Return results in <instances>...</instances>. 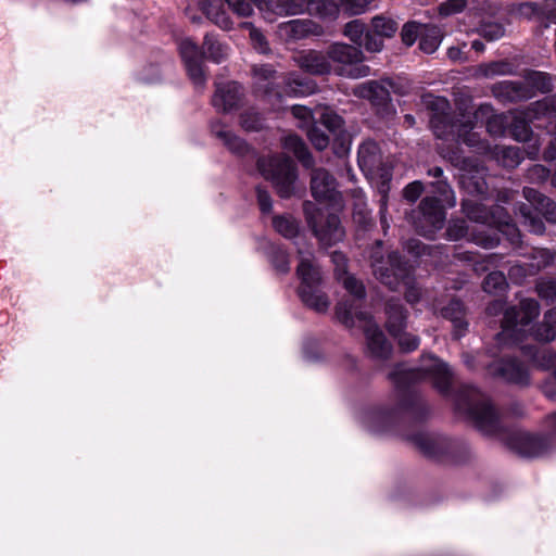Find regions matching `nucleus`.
<instances>
[{
    "label": "nucleus",
    "mask_w": 556,
    "mask_h": 556,
    "mask_svg": "<svg viewBox=\"0 0 556 556\" xmlns=\"http://www.w3.org/2000/svg\"><path fill=\"white\" fill-rule=\"evenodd\" d=\"M457 410L467 415L484 434L497 438L525 457H539L555 445L554 435L506 429L489 397L471 386H464L455 400Z\"/></svg>",
    "instance_id": "nucleus-1"
},
{
    "label": "nucleus",
    "mask_w": 556,
    "mask_h": 556,
    "mask_svg": "<svg viewBox=\"0 0 556 556\" xmlns=\"http://www.w3.org/2000/svg\"><path fill=\"white\" fill-rule=\"evenodd\" d=\"M429 377L434 388L442 394L448 392L453 375L447 364L432 354H424L418 368H406L397 365L389 378L400 393V399L393 407H380L372 412L371 422L376 430H386L404 413L409 410L418 401L416 393L409 390L410 384Z\"/></svg>",
    "instance_id": "nucleus-2"
},
{
    "label": "nucleus",
    "mask_w": 556,
    "mask_h": 556,
    "mask_svg": "<svg viewBox=\"0 0 556 556\" xmlns=\"http://www.w3.org/2000/svg\"><path fill=\"white\" fill-rule=\"evenodd\" d=\"M425 103L432 111L430 126L438 138L456 137L468 147H480L481 141L477 132L472 131L475 124L469 115L452 117L446 111L448 102L442 97L427 96Z\"/></svg>",
    "instance_id": "nucleus-3"
},
{
    "label": "nucleus",
    "mask_w": 556,
    "mask_h": 556,
    "mask_svg": "<svg viewBox=\"0 0 556 556\" xmlns=\"http://www.w3.org/2000/svg\"><path fill=\"white\" fill-rule=\"evenodd\" d=\"M253 74L256 87L268 96L274 94L278 98L285 94L303 97L312 94L317 90V85L314 80L300 78L294 73L278 76L270 65L254 66Z\"/></svg>",
    "instance_id": "nucleus-4"
},
{
    "label": "nucleus",
    "mask_w": 556,
    "mask_h": 556,
    "mask_svg": "<svg viewBox=\"0 0 556 556\" xmlns=\"http://www.w3.org/2000/svg\"><path fill=\"white\" fill-rule=\"evenodd\" d=\"M338 319L348 327H353L355 320L362 324L367 340L369 353L380 359H387L391 355L392 345L386 339L378 325L372 321L369 314L362 312L353 303L341 302L336 306Z\"/></svg>",
    "instance_id": "nucleus-5"
},
{
    "label": "nucleus",
    "mask_w": 556,
    "mask_h": 556,
    "mask_svg": "<svg viewBox=\"0 0 556 556\" xmlns=\"http://www.w3.org/2000/svg\"><path fill=\"white\" fill-rule=\"evenodd\" d=\"M540 314V305L533 299H523L519 306L505 309L502 331L496 336L500 344H517L526 337V328Z\"/></svg>",
    "instance_id": "nucleus-6"
},
{
    "label": "nucleus",
    "mask_w": 556,
    "mask_h": 556,
    "mask_svg": "<svg viewBox=\"0 0 556 556\" xmlns=\"http://www.w3.org/2000/svg\"><path fill=\"white\" fill-rule=\"evenodd\" d=\"M257 168L273 184L279 197L290 198L294 193L298 175L291 159L285 155L263 156L257 161Z\"/></svg>",
    "instance_id": "nucleus-7"
},
{
    "label": "nucleus",
    "mask_w": 556,
    "mask_h": 556,
    "mask_svg": "<svg viewBox=\"0 0 556 556\" xmlns=\"http://www.w3.org/2000/svg\"><path fill=\"white\" fill-rule=\"evenodd\" d=\"M410 441L427 457L439 459L447 457L460 463L470 453L467 444L435 433L418 432L410 437Z\"/></svg>",
    "instance_id": "nucleus-8"
},
{
    "label": "nucleus",
    "mask_w": 556,
    "mask_h": 556,
    "mask_svg": "<svg viewBox=\"0 0 556 556\" xmlns=\"http://www.w3.org/2000/svg\"><path fill=\"white\" fill-rule=\"evenodd\" d=\"M371 267L375 277L390 290H396L401 283L407 285L412 273L410 266L402 261L397 252H392L386 257L371 255Z\"/></svg>",
    "instance_id": "nucleus-9"
},
{
    "label": "nucleus",
    "mask_w": 556,
    "mask_h": 556,
    "mask_svg": "<svg viewBox=\"0 0 556 556\" xmlns=\"http://www.w3.org/2000/svg\"><path fill=\"white\" fill-rule=\"evenodd\" d=\"M329 60L337 64L336 74L348 78H362L370 74V67L362 64L364 54L358 47L333 43L328 50Z\"/></svg>",
    "instance_id": "nucleus-10"
},
{
    "label": "nucleus",
    "mask_w": 556,
    "mask_h": 556,
    "mask_svg": "<svg viewBox=\"0 0 556 556\" xmlns=\"http://www.w3.org/2000/svg\"><path fill=\"white\" fill-rule=\"evenodd\" d=\"M415 230L427 238L443 228L445 212L437 198L427 197L420 202L418 210L409 216Z\"/></svg>",
    "instance_id": "nucleus-11"
},
{
    "label": "nucleus",
    "mask_w": 556,
    "mask_h": 556,
    "mask_svg": "<svg viewBox=\"0 0 556 556\" xmlns=\"http://www.w3.org/2000/svg\"><path fill=\"white\" fill-rule=\"evenodd\" d=\"M390 90L396 92L394 83L389 79H382L380 81L369 80L357 85L354 88V94L370 101L378 114L388 117L395 113V109L391 103Z\"/></svg>",
    "instance_id": "nucleus-12"
},
{
    "label": "nucleus",
    "mask_w": 556,
    "mask_h": 556,
    "mask_svg": "<svg viewBox=\"0 0 556 556\" xmlns=\"http://www.w3.org/2000/svg\"><path fill=\"white\" fill-rule=\"evenodd\" d=\"M464 211L470 220L482 225H494L509 238L513 244H519L520 233L517 227L508 222L496 219L495 215L502 212L500 206L491 212L483 204L465 202Z\"/></svg>",
    "instance_id": "nucleus-13"
},
{
    "label": "nucleus",
    "mask_w": 556,
    "mask_h": 556,
    "mask_svg": "<svg viewBox=\"0 0 556 556\" xmlns=\"http://www.w3.org/2000/svg\"><path fill=\"white\" fill-rule=\"evenodd\" d=\"M311 193L318 202L340 205L341 197L336 178L325 168L315 167L311 172Z\"/></svg>",
    "instance_id": "nucleus-14"
},
{
    "label": "nucleus",
    "mask_w": 556,
    "mask_h": 556,
    "mask_svg": "<svg viewBox=\"0 0 556 556\" xmlns=\"http://www.w3.org/2000/svg\"><path fill=\"white\" fill-rule=\"evenodd\" d=\"M511 12L519 17L534 20L544 27L556 24V0L518 3L513 7Z\"/></svg>",
    "instance_id": "nucleus-15"
},
{
    "label": "nucleus",
    "mask_w": 556,
    "mask_h": 556,
    "mask_svg": "<svg viewBox=\"0 0 556 556\" xmlns=\"http://www.w3.org/2000/svg\"><path fill=\"white\" fill-rule=\"evenodd\" d=\"M180 55L185 62L190 79L197 87H204L206 78L202 66L203 52L190 39H185L179 45Z\"/></svg>",
    "instance_id": "nucleus-16"
},
{
    "label": "nucleus",
    "mask_w": 556,
    "mask_h": 556,
    "mask_svg": "<svg viewBox=\"0 0 556 556\" xmlns=\"http://www.w3.org/2000/svg\"><path fill=\"white\" fill-rule=\"evenodd\" d=\"M489 372L492 376L501 377L505 381L527 386L529 383V374L527 368L514 358H505L494 362L489 366Z\"/></svg>",
    "instance_id": "nucleus-17"
},
{
    "label": "nucleus",
    "mask_w": 556,
    "mask_h": 556,
    "mask_svg": "<svg viewBox=\"0 0 556 556\" xmlns=\"http://www.w3.org/2000/svg\"><path fill=\"white\" fill-rule=\"evenodd\" d=\"M315 236L324 244L331 245L343 239L344 230L336 214H328L325 220L318 222L315 217L308 218Z\"/></svg>",
    "instance_id": "nucleus-18"
},
{
    "label": "nucleus",
    "mask_w": 556,
    "mask_h": 556,
    "mask_svg": "<svg viewBox=\"0 0 556 556\" xmlns=\"http://www.w3.org/2000/svg\"><path fill=\"white\" fill-rule=\"evenodd\" d=\"M492 93L503 102L526 101L534 97L526 81L503 80L492 86Z\"/></svg>",
    "instance_id": "nucleus-19"
},
{
    "label": "nucleus",
    "mask_w": 556,
    "mask_h": 556,
    "mask_svg": "<svg viewBox=\"0 0 556 556\" xmlns=\"http://www.w3.org/2000/svg\"><path fill=\"white\" fill-rule=\"evenodd\" d=\"M257 2L261 10L267 11L277 15H296L308 13L312 15L313 0H254Z\"/></svg>",
    "instance_id": "nucleus-20"
},
{
    "label": "nucleus",
    "mask_w": 556,
    "mask_h": 556,
    "mask_svg": "<svg viewBox=\"0 0 556 556\" xmlns=\"http://www.w3.org/2000/svg\"><path fill=\"white\" fill-rule=\"evenodd\" d=\"M242 94V87L239 84L235 81L220 84L216 86L212 103L218 111L228 112L238 106Z\"/></svg>",
    "instance_id": "nucleus-21"
},
{
    "label": "nucleus",
    "mask_w": 556,
    "mask_h": 556,
    "mask_svg": "<svg viewBox=\"0 0 556 556\" xmlns=\"http://www.w3.org/2000/svg\"><path fill=\"white\" fill-rule=\"evenodd\" d=\"M295 62L299 67L312 75H325L331 72V64L328 54L309 50L296 56Z\"/></svg>",
    "instance_id": "nucleus-22"
},
{
    "label": "nucleus",
    "mask_w": 556,
    "mask_h": 556,
    "mask_svg": "<svg viewBox=\"0 0 556 556\" xmlns=\"http://www.w3.org/2000/svg\"><path fill=\"white\" fill-rule=\"evenodd\" d=\"M316 27V24L311 20H291L279 24L277 34L286 41H293L314 34Z\"/></svg>",
    "instance_id": "nucleus-23"
},
{
    "label": "nucleus",
    "mask_w": 556,
    "mask_h": 556,
    "mask_svg": "<svg viewBox=\"0 0 556 556\" xmlns=\"http://www.w3.org/2000/svg\"><path fill=\"white\" fill-rule=\"evenodd\" d=\"M522 193L525 199L538 213L543 215L546 222L556 224V203L552 199L529 187H525Z\"/></svg>",
    "instance_id": "nucleus-24"
},
{
    "label": "nucleus",
    "mask_w": 556,
    "mask_h": 556,
    "mask_svg": "<svg viewBox=\"0 0 556 556\" xmlns=\"http://www.w3.org/2000/svg\"><path fill=\"white\" fill-rule=\"evenodd\" d=\"M300 264L296 268V275L301 280L299 291L312 290V288L319 287L321 282V273L319 268L314 264L313 258L309 254L304 255L302 252Z\"/></svg>",
    "instance_id": "nucleus-25"
},
{
    "label": "nucleus",
    "mask_w": 556,
    "mask_h": 556,
    "mask_svg": "<svg viewBox=\"0 0 556 556\" xmlns=\"http://www.w3.org/2000/svg\"><path fill=\"white\" fill-rule=\"evenodd\" d=\"M358 165L366 174H375L382 164L378 144L372 140L364 141L358 148Z\"/></svg>",
    "instance_id": "nucleus-26"
},
{
    "label": "nucleus",
    "mask_w": 556,
    "mask_h": 556,
    "mask_svg": "<svg viewBox=\"0 0 556 556\" xmlns=\"http://www.w3.org/2000/svg\"><path fill=\"white\" fill-rule=\"evenodd\" d=\"M211 131L230 152L243 155L249 151L245 141L220 122L212 123Z\"/></svg>",
    "instance_id": "nucleus-27"
},
{
    "label": "nucleus",
    "mask_w": 556,
    "mask_h": 556,
    "mask_svg": "<svg viewBox=\"0 0 556 556\" xmlns=\"http://www.w3.org/2000/svg\"><path fill=\"white\" fill-rule=\"evenodd\" d=\"M191 4L199 7L203 14L220 28L230 29L232 27L229 16L222 8V0H190Z\"/></svg>",
    "instance_id": "nucleus-28"
},
{
    "label": "nucleus",
    "mask_w": 556,
    "mask_h": 556,
    "mask_svg": "<svg viewBox=\"0 0 556 556\" xmlns=\"http://www.w3.org/2000/svg\"><path fill=\"white\" fill-rule=\"evenodd\" d=\"M386 327L391 336H397L406 328L407 311L397 299H390L386 304Z\"/></svg>",
    "instance_id": "nucleus-29"
},
{
    "label": "nucleus",
    "mask_w": 556,
    "mask_h": 556,
    "mask_svg": "<svg viewBox=\"0 0 556 556\" xmlns=\"http://www.w3.org/2000/svg\"><path fill=\"white\" fill-rule=\"evenodd\" d=\"M444 318L453 324V336L455 339L463 337L467 330L468 323L465 319V307L459 300H451L450 303L441 309Z\"/></svg>",
    "instance_id": "nucleus-30"
},
{
    "label": "nucleus",
    "mask_w": 556,
    "mask_h": 556,
    "mask_svg": "<svg viewBox=\"0 0 556 556\" xmlns=\"http://www.w3.org/2000/svg\"><path fill=\"white\" fill-rule=\"evenodd\" d=\"M299 295L307 307L317 313H325L330 306L329 298L319 287L312 288V290L306 288L303 291H299Z\"/></svg>",
    "instance_id": "nucleus-31"
},
{
    "label": "nucleus",
    "mask_w": 556,
    "mask_h": 556,
    "mask_svg": "<svg viewBox=\"0 0 556 556\" xmlns=\"http://www.w3.org/2000/svg\"><path fill=\"white\" fill-rule=\"evenodd\" d=\"M556 115V93L531 103L527 109L530 121L541 119Z\"/></svg>",
    "instance_id": "nucleus-32"
},
{
    "label": "nucleus",
    "mask_w": 556,
    "mask_h": 556,
    "mask_svg": "<svg viewBox=\"0 0 556 556\" xmlns=\"http://www.w3.org/2000/svg\"><path fill=\"white\" fill-rule=\"evenodd\" d=\"M556 115V93L531 103L527 109L530 121L541 119Z\"/></svg>",
    "instance_id": "nucleus-33"
},
{
    "label": "nucleus",
    "mask_w": 556,
    "mask_h": 556,
    "mask_svg": "<svg viewBox=\"0 0 556 556\" xmlns=\"http://www.w3.org/2000/svg\"><path fill=\"white\" fill-rule=\"evenodd\" d=\"M554 77L545 72L528 71L525 74V81L532 91H540L542 93L551 92L554 88Z\"/></svg>",
    "instance_id": "nucleus-34"
},
{
    "label": "nucleus",
    "mask_w": 556,
    "mask_h": 556,
    "mask_svg": "<svg viewBox=\"0 0 556 556\" xmlns=\"http://www.w3.org/2000/svg\"><path fill=\"white\" fill-rule=\"evenodd\" d=\"M283 148L290 152H293L298 160L306 167L313 163L312 155L303 142V140L296 135H289L283 138Z\"/></svg>",
    "instance_id": "nucleus-35"
},
{
    "label": "nucleus",
    "mask_w": 556,
    "mask_h": 556,
    "mask_svg": "<svg viewBox=\"0 0 556 556\" xmlns=\"http://www.w3.org/2000/svg\"><path fill=\"white\" fill-rule=\"evenodd\" d=\"M442 41V34L439 27L425 25L419 37V48L426 53H433Z\"/></svg>",
    "instance_id": "nucleus-36"
},
{
    "label": "nucleus",
    "mask_w": 556,
    "mask_h": 556,
    "mask_svg": "<svg viewBox=\"0 0 556 556\" xmlns=\"http://www.w3.org/2000/svg\"><path fill=\"white\" fill-rule=\"evenodd\" d=\"M336 275L344 289L352 294L355 300H363L365 298V287L361 280L339 267L336 270Z\"/></svg>",
    "instance_id": "nucleus-37"
},
{
    "label": "nucleus",
    "mask_w": 556,
    "mask_h": 556,
    "mask_svg": "<svg viewBox=\"0 0 556 556\" xmlns=\"http://www.w3.org/2000/svg\"><path fill=\"white\" fill-rule=\"evenodd\" d=\"M517 211L522 218V224L528 227L529 231L535 235H543L545 231V225L543 220L533 213L530 205L526 203H519Z\"/></svg>",
    "instance_id": "nucleus-38"
},
{
    "label": "nucleus",
    "mask_w": 556,
    "mask_h": 556,
    "mask_svg": "<svg viewBox=\"0 0 556 556\" xmlns=\"http://www.w3.org/2000/svg\"><path fill=\"white\" fill-rule=\"evenodd\" d=\"M342 0H313L312 15L336 18L343 13Z\"/></svg>",
    "instance_id": "nucleus-39"
},
{
    "label": "nucleus",
    "mask_w": 556,
    "mask_h": 556,
    "mask_svg": "<svg viewBox=\"0 0 556 556\" xmlns=\"http://www.w3.org/2000/svg\"><path fill=\"white\" fill-rule=\"evenodd\" d=\"M515 73V65L508 61H496L488 64H481L478 67V75L485 78H493L495 76L513 75Z\"/></svg>",
    "instance_id": "nucleus-40"
},
{
    "label": "nucleus",
    "mask_w": 556,
    "mask_h": 556,
    "mask_svg": "<svg viewBox=\"0 0 556 556\" xmlns=\"http://www.w3.org/2000/svg\"><path fill=\"white\" fill-rule=\"evenodd\" d=\"M370 25L375 35L386 38L392 37L399 28V24L393 18L386 15L374 16Z\"/></svg>",
    "instance_id": "nucleus-41"
},
{
    "label": "nucleus",
    "mask_w": 556,
    "mask_h": 556,
    "mask_svg": "<svg viewBox=\"0 0 556 556\" xmlns=\"http://www.w3.org/2000/svg\"><path fill=\"white\" fill-rule=\"evenodd\" d=\"M203 53L216 63L222 62L227 55L228 49L211 35H206L203 42Z\"/></svg>",
    "instance_id": "nucleus-42"
},
{
    "label": "nucleus",
    "mask_w": 556,
    "mask_h": 556,
    "mask_svg": "<svg viewBox=\"0 0 556 556\" xmlns=\"http://www.w3.org/2000/svg\"><path fill=\"white\" fill-rule=\"evenodd\" d=\"M450 160L453 165L459 167V169L467 175L477 174L478 176L482 177L484 174L485 168L476 159L462 157L460 155L453 153L450 156Z\"/></svg>",
    "instance_id": "nucleus-43"
},
{
    "label": "nucleus",
    "mask_w": 556,
    "mask_h": 556,
    "mask_svg": "<svg viewBox=\"0 0 556 556\" xmlns=\"http://www.w3.org/2000/svg\"><path fill=\"white\" fill-rule=\"evenodd\" d=\"M273 226L277 232L289 239L294 238L299 232V224L291 216L274 217Z\"/></svg>",
    "instance_id": "nucleus-44"
},
{
    "label": "nucleus",
    "mask_w": 556,
    "mask_h": 556,
    "mask_svg": "<svg viewBox=\"0 0 556 556\" xmlns=\"http://www.w3.org/2000/svg\"><path fill=\"white\" fill-rule=\"evenodd\" d=\"M531 122L527 117V111L525 112V118H515L511 124V135L517 141L530 142L532 141L533 132L528 124Z\"/></svg>",
    "instance_id": "nucleus-45"
},
{
    "label": "nucleus",
    "mask_w": 556,
    "mask_h": 556,
    "mask_svg": "<svg viewBox=\"0 0 556 556\" xmlns=\"http://www.w3.org/2000/svg\"><path fill=\"white\" fill-rule=\"evenodd\" d=\"M497 156L505 167L514 168L522 161V152L518 147H502L498 149Z\"/></svg>",
    "instance_id": "nucleus-46"
},
{
    "label": "nucleus",
    "mask_w": 556,
    "mask_h": 556,
    "mask_svg": "<svg viewBox=\"0 0 556 556\" xmlns=\"http://www.w3.org/2000/svg\"><path fill=\"white\" fill-rule=\"evenodd\" d=\"M530 271L538 273L547 267L554 260V255L547 249H533L531 253Z\"/></svg>",
    "instance_id": "nucleus-47"
},
{
    "label": "nucleus",
    "mask_w": 556,
    "mask_h": 556,
    "mask_svg": "<svg viewBox=\"0 0 556 556\" xmlns=\"http://www.w3.org/2000/svg\"><path fill=\"white\" fill-rule=\"evenodd\" d=\"M366 34V26L359 20L349 22L344 27V35L358 48L363 45V39Z\"/></svg>",
    "instance_id": "nucleus-48"
},
{
    "label": "nucleus",
    "mask_w": 556,
    "mask_h": 556,
    "mask_svg": "<svg viewBox=\"0 0 556 556\" xmlns=\"http://www.w3.org/2000/svg\"><path fill=\"white\" fill-rule=\"evenodd\" d=\"M306 134L312 144L319 151L325 150L329 144V137L325 131L317 125L312 123L306 127Z\"/></svg>",
    "instance_id": "nucleus-49"
},
{
    "label": "nucleus",
    "mask_w": 556,
    "mask_h": 556,
    "mask_svg": "<svg viewBox=\"0 0 556 556\" xmlns=\"http://www.w3.org/2000/svg\"><path fill=\"white\" fill-rule=\"evenodd\" d=\"M507 286L506 277L501 271L490 273L483 280V290L488 293H497L505 290Z\"/></svg>",
    "instance_id": "nucleus-50"
},
{
    "label": "nucleus",
    "mask_w": 556,
    "mask_h": 556,
    "mask_svg": "<svg viewBox=\"0 0 556 556\" xmlns=\"http://www.w3.org/2000/svg\"><path fill=\"white\" fill-rule=\"evenodd\" d=\"M533 337L540 342H549L555 339L556 330L553 321L546 320V313L544 314L543 321L540 323L533 330Z\"/></svg>",
    "instance_id": "nucleus-51"
},
{
    "label": "nucleus",
    "mask_w": 556,
    "mask_h": 556,
    "mask_svg": "<svg viewBox=\"0 0 556 556\" xmlns=\"http://www.w3.org/2000/svg\"><path fill=\"white\" fill-rule=\"evenodd\" d=\"M538 295L546 301H556V280L552 278H541L535 285Z\"/></svg>",
    "instance_id": "nucleus-52"
},
{
    "label": "nucleus",
    "mask_w": 556,
    "mask_h": 556,
    "mask_svg": "<svg viewBox=\"0 0 556 556\" xmlns=\"http://www.w3.org/2000/svg\"><path fill=\"white\" fill-rule=\"evenodd\" d=\"M240 124L248 131H256L262 129L264 121L260 113L249 110L241 114Z\"/></svg>",
    "instance_id": "nucleus-53"
},
{
    "label": "nucleus",
    "mask_w": 556,
    "mask_h": 556,
    "mask_svg": "<svg viewBox=\"0 0 556 556\" xmlns=\"http://www.w3.org/2000/svg\"><path fill=\"white\" fill-rule=\"evenodd\" d=\"M424 27H425V25H421L416 22H408V23L404 24L402 31H401L402 41L406 46L414 45L415 41L417 40V38L420 37V35L424 30Z\"/></svg>",
    "instance_id": "nucleus-54"
},
{
    "label": "nucleus",
    "mask_w": 556,
    "mask_h": 556,
    "mask_svg": "<svg viewBox=\"0 0 556 556\" xmlns=\"http://www.w3.org/2000/svg\"><path fill=\"white\" fill-rule=\"evenodd\" d=\"M241 27L249 29L250 39L255 49H257L262 53L267 52L268 42L260 29H257L252 23L249 22L242 23Z\"/></svg>",
    "instance_id": "nucleus-55"
},
{
    "label": "nucleus",
    "mask_w": 556,
    "mask_h": 556,
    "mask_svg": "<svg viewBox=\"0 0 556 556\" xmlns=\"http://www.w3.org/2000/svg\"><path fill=\"white\" fill-rule=\"evenodd\" d=\"M480 35L488 41L498 40L505 35V28L497 22L484 23L480 27Z\"/></svg>",
    "instance_id": "nucleus-56"
},
{
    "label": "nucleus",
    "mask_w": 556,
    "mask_h": 556,
    "mask_svg": "<svg viewBox=\"0 0 556 556\" xmlns=\"http://www.w3.org/2000/svg\"><path fill=\"white\" fill-rule=\"evenodd\" d=\"M470 240L485 249H492L500 242L495 231H492L491 233H486L484 231H479L477 233L472 232L470 235Z\"/></svg>",
    "instance_id": "nucleus-57"
},
{
    "label": "nucleus",
    "mask_w": 556,
    "mask_h": 556,
    "mask_svg": "<svg viewBox=\"0 0 556 556\" xmlns=\"http://www.w3.org/2000/svg\"><path fill=\"white\" fill-rule=\"evenodd\" d=\"M372 1L374 0H342L343 13L348 16L362 14Z\"/></svg>",
    "instance_id": "nucleus-58"
},
{
    "label": "nucleus",
    "mask_w": 556,
    "mask_h": 556,
    "mask_svg": "<svg viewBox=\"0 0 556 556\" xmlns=\"http://www.w3.org/2000/svg\"><path fill=\"white\" fill-rule=\"evenodd\" d=\"M238 17H248L253 13V5L248 0H225Z\"/></svg>",
    "instance_id": "nucleus-59"
},
{
    "label": "nucleus",
    "mask_w": 556,
    "mask_h": 556,
    "mask_svg": "<svg viewBox=\"0 0 556 556\" xmlns=\"http://www.w3.org/2000/svg\"><path fill=\"white\" fill-rule=\"evenodd\" d=\"M394 337L397 338L399 346L403 352H412L419 345V338L415 334L405 332L404 330Z\"/></svg>",
    "instance_id": "nucleus-60"
},
{
    "label": "nucleus",
    "mask_w": 556,
    "mask_h": 556,
    "mask_svg": "<svg viewBox=\"0 0 556 556\" xmlns=\"http://www.w3.org/2000/svg\"><path fill=\"white\" fill-rule=\"evenodd\" d=\"M271 263L277 271L286 274L290 270V260L286 251L277 249L273 252Z\"/></svg>",
    "instance_id": "nucleus-61"
},
{
    "label": "nucleus",
    "mask_w": 556,
    "mask_h": 556,
    "mask_svg": "<svg viewBox=\"0 0 556 556\" xmlns=\"http://www.w3.org/2000/svg\"><path fill=\"white\" fill-rule=\"evenodd\" d=\"M467 5V0H446L439 5L440 15L447 16L462 12Z\"/></svg>",
    "instance_id": "nucleus-62"
},
{
    "label": "nucleus",
    "mask_w": 556,
    "mask_h": 556,
    "mask_svg": "<svg viewBox=\"0 0 556 556\" xmlns=\"http://www.w3.org/2000/svg\"><path fill=\"white\" fill-rule=\"evenodd\" d=\"M320 123L330 131H337L342 126L341 117L331 110H325L321 113Z\"/></svg>",
    "instance_id": "nucleus-63"
},
{
    "label": "nucleus",
    "mask_w": 556,
    "mask_h": 556,
    "mask_svg": "<svg viewBox=\"0 0 556 556\" xmlns=\"http://www.w3.org/2000/svg\"><path fill=\"white\" fill-rule=\"evenodd\" d=\"M549 176V170L541 164H535L527 172V178L532 184L544 182Z\"/></svg>",
    "instance_id": "nucleus-64"
}]
</instances>
